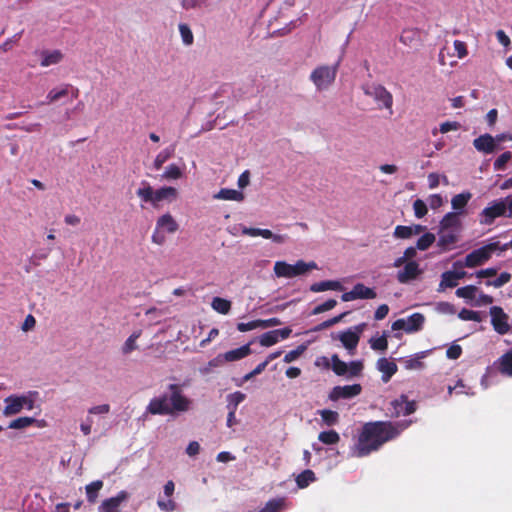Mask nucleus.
<instances>
[{
    "instance_id": "nucleus-1",
    "label": "nucleus",
    "mask_w": 512,
    "mask_h": 512,
    "mask_svg": "<svg viewBox=\"0 0 512 512\" xmlns=\"http://www.w3.org/2000/svg\"><path fill=\"white\" fill-rule=\"evenodd\" d=\"M410 425V421L392 423L390 421L368 422L362 426L352 455L362 458L377 451L386 442L397 438Z\"/></svg>"
},
{
    "instance_id": "nucleus-2",
    "label": "nucleus",
    "mask_w": 512,
    "mask_h": 512,
    "mask_svg": "<svg viewBox=\"0 0 512 512\" xmlns=\"http://www.w3.org/2000/svg\"><path fill=\"white\" fill-rule=\"evenodd\" d=\"M191 400L183 394L181 385L169 384L167 390L153 397L146 407V414L151 415H177L190 409Z\"/></svg>"
},
{
    "instance_id": "nucleus-3",
    "label": "nucleus",
    "mask_w": 512,
    "mask_h": 512,
    "mask_svg": "<svg viewBox=\"0 0 512 512\" xmlns=\"http://www.w3.org/2000/svg\"><path fill=\"white\" fill-rule=\"evenodd\" d=\"M136 195L145 203H151L157 208L162 201L172 202L178 196L177 189L170 186L161 187L154 190L147 181L141 182V187L136 191Z\"/></svg>"
},
{
    "instance_id": "nucleus-4",
    "label": "nucleus",
    "mask_w": 512,
    "mask_h": 512,
    "mask_svg": "<svg viewBox=\"0 0 512 512\" xmlns=\"http://www.w3.org/2000/svg\"><path fill=\"white\" fill-rule=\"evenodd\" d=\"M496 251H500V243L492 242L486 244L478 249L473 250L466 255L464 263L456 261L453 263L454 268H462L463 266L468 268H475L486 263L492 254Z\"/></svg>"
},
{
    "instance_id": "nucleus-5",
    "label": "nucleus",
    "mask_w": 512,
    "mask_h": 512,
    "mask_svg": "<svg viewBox=\"0 0 512 512\" xmlns=\"http://www.w3.org/2000/svg\"><path fill=\"white\" fill-rule=\"evenodd\" d=\"M316 268L317 264L313 261L306 263L303 260H298L294 265L285 261H277L274 264V273L279 278H293Z\"/></svg>"
},
{
    "instance_id": "nucleus-6",
    "label": "nucleus",
    "mask_w": 512,
    "mask_h": 512,
    "mask_svg": "<svg viewBox=\"0 0 512 512\" xmlns=\"http://www.w3.org/2000/svg\"><path fill=\"white\" fill-rule=\"evenodd\" d=\"M338 67L339 62H336L333 65L318 66L312 71L310 80L314 83L318 90L326 89L334 82Z\"/></svg>"
},
{
    "instance_id": "nucleus-7",
    "label": "nucleus",
    "mask_w": 512,
    "mask_h": 512,
    "mask_svg": "<svg viewBox=\"0 0 512 512\" xmlns=\"http://www.w3.org/2000/svg\"><path fill=\"white\" fill-rule=\"evenodd\" d=\"M366 327L365 323L358 324L352 328L342 331L338 334L337 339L340 340L343 347L350 356L355 355L362 333Z\"/></svg>"
},
{
    "instance_id": "nucleus-8",
    "label": "nucleus",
    "mask_w": 512,
    "mask_h": 512,
    "mask_svg": "<svg viewBox=\"0 0 512 512\" xmlns=\"http://www.w3.org/2000/svg\"><path fill=\"white\" fill-rule=\"evenodd\" d=\"M489 313L494 330L500 335L507 334L512 328V325H509V316L504 312V310L499 306H492Z\"/></svg>"
},
{
    "instance_id": "nucleus-9",
    "label": "nucleus",
    "mask_w": 512,
    "mask_h": 512,
    "mask_svg": "<svg viewBox=\"0 0 512 512\" xmlns=\"http://www.w3.org/2000/svg\"><path fill=\"white\" fill-rule=\"evenodd\" d=\"M507 205L504 201H494L491 206H488L480 213V223L484 225H490L498 217L505 214Z\"/></svg>"
},
{
    "instance_id": "nucleus-10",
    "label": "nucleus",
    "mask_w": 512,
    "mask_h": 512,
    "mask_svg": "<svg viewBox=\"0 0 512 512\" xmlns=\"http://www.w3.org/2000/svg\"><path fill=\"white\" fill-rule=\"evenodd\" d=\"M376 296L377 294L374 289L366 287L362 283H357L351 291L345 292L341 295V300L349 302L356 299H374Z\"/></svg>"
},
{
    "instance_id": "nucleus-11",
    "label": "nucleus",
    "mask_w": 512,
    "mask_h": 512,
    "mask_svg": "<svg viewBox=\"0 0 512 512\" xmlns=\"http://www.w3.org/2000/svg\"><path fill=\"white\" fill-rule=\"evenodd\" d=\"M6 406L3 410L5 416H11L19 413L25 405L32 409V401L25 396H9L5 399Z\"/></svg>"
},
{
    "instance_id": "nucleus-12",
    "label": "nucleus",
    "mask_w": 512,
    "mask_h": 512,
    "mask_svg": "<svg viewBox=\"0 0 512 512\" xmlns=\"http://www.w3.org/2000/svg\"><path fill=\"white\" fill-rule=\"evenodd\" d=\"M362 391V386L360 384H352L345 386H335L330 394L329 398L332 401H337L339 399H350L358 396Z\"/></svg>"
},
{
    "instance_id": "nucleus-13",
    "label": "nucleus",
    "mask_w": 512,
    "mask_h": 512,
    "mask_svg": "<svg viewBox=\"0 0 512 512\" xmlns=\"http://www.w3.org/2000/svg\"><path fill=\"white\" fill-rule=\"evenodd\" d=\"M391 406L394 411L392 412V416L398 417L400 415H410L416 411V402L409 401L406 395H401L399 398L393 400L391 402Z\"/></svg>"
},
{
    "instance_id": "nucleus-14",
    "label": "nucleus",
    "mask_w": 512,
    "mask_h": 512,
    "mask_svg": "<svg viewBox=\"0 0 512 512\" xmlns=\"http://www.w3.org/2000/svg\"><path fill=\"white\" fill-rule=\"evenodd\" d=\"M421 273L422 270L416 261H408L403 269L397 272L396 278L399 283L406 284L415 280Z\"/></svg>"
},
{
    "instance_id": "nucleus-15",
    "label": "nucleus",
    "mask_w": 512,
    "mask_h": 512,
    "mask_svg": "<svg viewBox=\"0 0 512 512\" xmlns=\"http://www.w3.org/2000/svg\"><path fill=\"white\" fill-rule=\"evenodd\" d=\"M438 235L437 247L441 252L452 250L459 241V234L456 230H443V232L438 230Z\"/></svg>"
},
{
    "instance_id": "nucleus-16",
    "label": "nucleus",
    "mask_w": 512,
    "mask_h": 512,
    "mask_svg": "<svg viewBox=\"0 0 512 512\" xmlns=\"http://www.w3.org/2000/svg\"><path fill=\"white\" fill-rule=\"evenodd\" d=\"M128 497H129V494L126 491L122 490L115 497L105 499L100 506V511L101 512H120L121 504L124 501H126L128 499Z\"/></svg>"
},
{
    "instance_id": "nucleus-17",
    "label": "nucleus",
    "mask_w": 512,
    "mask_h": 512,
    "mask_svg": "<svg viewBox=\"0 0 512 512\" xmlns=\"http://www.w3.org/2000/svg\"><path fill=\"white\" fill-rule=\"evenodd\" d=\"M493 366L501 375L512 377V349L502 354Z\"/></svg>"
},
{
    "instance_id": "nucleus-18",
    "label": "nucleus",
    "mask_w": 512,
    "mask_h": 512,
    "mask_svg": "<svg viewBox=\"0 0 512 512\" xmlns=\"http://www.w3.org/2000/svg\"><path fill=\"white\" fill-rule=\"evenodd\" d=\"M377 369L382 373L381 380L384 383H387L397 372L398 367L395 362L390 361L387 358H380L377 361Z\"/></svg>"
},
{
    "instance_id": "nucleus-19",
    "label": "nucleus",
    "mask_w": 512,
    "mask_h": 512,
    "mask_svg": "<svg viewBox=\"0 0 512 512\" xmlns=\"http://www.w3.org/2000/svg\"><path fill=\"white\" fill-rule=\"evenodd\" d=\"M476 150L484 153H492L496 148L495 140L490 134H484L473 141Z\"/></svg>"
},
{
    "instance_id": "nucleus-20",
    "label": "nucleus",
    "mask_w": 512,
    "mask_h": 512,
    "mask_svg": "<svg viewBox=\"0 0 512 512\" xmlns=\"http://www.w3.org/2000/svg\"><path fill=\"white\" fill-rule=\"evenodd\" d=\"M461 227V221L459 219V214L454 212H448L444 215L439 223V230L443 232V230H456L458 231Z\"/></svg>"
},
{
    "instance_id": "nucleus-21",
    "label": "nucleus",
    "mask_w": 512,
    "mask_h": 512,
    "mask_svg": "<svg viewBox=\"0 0 512 512\" xmlns=\"http://www.w3.org/2000/svg\"><path fill=\"white\" fill-rule=\"evenodd\" d=\"M179 228L178 223L169 213L160 216L156 222V229L163 230L170 234L175 233Z\"/></svg>"
},
{
    "instance_id": "nucleus-22",
    "label": "nucleus",
    "mask_w": 512,
    "mask_h": 512,
    "mask_svg": "<svg viewBox=\"0 0 512 512\" xmlns=\"http://www.w3.org/2000/svg\"><path fill=\"white\" fill-rule=\"evenodd\" d=\"M471 198L472 194L469 191L455 195L451 200L452 208L455 210L454 213L462 215L463 209L466 207Z\"/></svg>"
},
{
    "instance_id": "nucleus-23",
    "label": "nucleus",
    "mask_w": 512,
    "mask_h": 512,
    "mask_svg": "<svg viewBox=\"0 0 512 512\" xmlns=\"http://www.w3.org/2000/svg\"><path fill=\"white\" fill-rule=\"evenodd\" d=\"M252 353L250 344L243 345L239 348L227 351L224 354V359L228 362L237 361L243 359Z\"/></svg>"
},
{
    "instance_id": "nucleus-24",
    "label": "nucleus",
    "mask_w": 512,
    "mask_h": 512,
    "mask_svg": "<svg viewBox=\"0 0 512 512\" xmlns=\"http://www.w3.org/2000/svg\"><path fill=\"white\" fill-rule=\"evenodd\" d=\"M215 199L231 200L241 202L244 200V194L235 189L222 188L217 194L214 195Z\"/></svg>"
},
{
    "instance_id": "nucleus-25",
    "label": "nucleus",
    "mask_w": 512,
    "mask_h": 512,
    "mask_svg": "<svg viewBox=\"0 0 512 512\" xmlns=\"http://www.w3.org/2000/svg\"><path fill=\"white\" fill-rule=\"evenodd\" d=\"M342 289H343V287H342L341 283L339 281H333V280L316 282L310 286V290L312 292H316V293L327 291V290L338 291V290H342Z\"/></svg>"
},
{
    "instance_id": "nucleus-26",
    "label": "nucleus",
    "mask_w": 512,
    "mask_h": 512,
    "mask_svg": "<svg viewBox=\"0 0 512 512\" xmlns=\"http://www.w3.org/2000/svg\"><path fill=\"white\" fill-rule=\"evenodd\" d=\"M400 42L406 46H415L420 42V32L417 29H404L400 35Z\"/></svg>"
},
{
    "instance_id": "nucleus-27",
    "label": "nucleus",
    "mask_w": 512,
    "mask_h": 512,
    "mask_svg": "<svg viewBox=\"0 0 512 512\" xmlns=\"http://www.w3.org/2000/svg\"><path fill=\"white\" fill-rule=\"evenodd\" d=\"M41 56V66L43 67L58 64L63 59V54L59 50L43 51Z\"/></svg>"
},
{
    "instance_id": "nucleus-28",
    "label": "nucleus",
    "mask_w": 512,
    "mask_h": 512,
    "mask_svg": "<svg viewBox=\"0 0 512 512\" xmlns=\"http://www.w3.org/2000/svg\"><path fill=\"white\" fill-rule=\"evenodd\" d=\"M426 356V352L417 353L414 357L403 359L402 363L407 370H420L424 368L422 359Z\"/></svg>"
},
{
    "instance_id": "nucleus-29",
    "label": "nucleus",
    "mask_w": 512,
    "mask_h": 512,
    "mask_svg": "<svg viewBox=\"0 0 512 512\" xmlns=\"http://www.w3.org/2000/svg\"><path fill=\"white\" fill-rule=\"evenodd\" d=\"M424 321L425 317L421 313H414L410 315L406 320L407 333L419 331L422 328Z\"/></svg>"
},
{
    "instance_id": "nucleus-30",
    "label": "nucleus",
    "mask_w": 512,
    "mask_h": 512,
    "mask_svg": "<svg viewBox=\"0 0 512 512\" xmlns=\"http://www.w3.org/2000/svg\"><path fill=\"white\" fill-rule=\"evenodd\" d=\"M78 92V89L71 84H61L53 88L48 96H77Z\"/></svg>"
},
{
    "instance_id": "nucleus-31",
    "label": "nucleus",
    "mask_w": 512,
    "mask_h": 512,
    "mask_svg": "<svg viewBox=\"0 0 512 512\" xmlns=\"http://www.w3.org/2000/svg\"><path fill=\"white\" fill-rule=\"evenodd\" d=\"M331 369L337 376L348 374V364L342 361L337 354L331 356Z\"/></svg>"
},
{
    "instance_id": "nucleus-32",
    "label": "nucleus",
    "mask_w": 512,
    "mask_h": 512,
    "mask_svg": "<svg viewBox=\"0 0 512 512\" xmlns=\"http://www.w3.org/2000/svg\"><path fill=\"white\" fill-rule=\"evenodd\" d=\"M314 481H316V476H315V473L310 469H306V470L302 471L296 477V484L301 489L308 487Z\"/></svg>"
},
{
    "instance_id": "nucleus-33",
    "label": "nucleus",
    "mask_w": 512,
    "mask_h": 512,
    "mask_svg": "<svg viewBox=\"0 0 512 512\" xmlns=\"http://www.w3.org/2000/svg\"><path fill=\"white\" fill-rule=\"evenodd\" d=\"M175 152V146L172 145L170 147L165 148L162 150L155 158L154 160V169L159 170L163 166V164L168 161Z\"/></svg>"
},
{
    "instance_id": "nucleus-34",
    "label": "nucleus",
    "mask_w": 512,
    "mask_h": 512,
    "mask_svg": "<svg viewBox=\"0 0 512 512\" xmlns=\"http://www.w3.org/2000/svg\"><path fill=\"white\" fill-rule=\"evenodd\" d=\"M318 440L325 445H334L340 441V436L335 430L322 431L318 435Z\"/></svg>"
},
{
    "instance_id": "nucleus-35",
    "label": "nucleus",
    "mask_w": 512,
    "mask_h": 512,
    "mask_svg": "<svg viewBox=\"0 0 512 512\" xmlns=\"http://www.w3.org/2000/svg\"><path fill=\"white\" fill-rule=\"evenodd\" d=\"M102 487L103 482L101 480L93 481L86 486V495L90 503H94L96 501L98 493L102 489Z\"/></svg>"
},
{
    "instance_id": "nucleus-36",
    "label": "nucleus",
    "mask_w": 512,
    "mask_h": 512,
    "mask_svg": "<svg viewBox=\"0 0 512 512\" xmlns=\"http://www.w3.org/2000/svg\"><path fill=\"white\" fill-rule=\"evenodd\" d=\"M212 308L220 314H228L231 309V302L221 297H214L211 303Z\"/></svg>"
},
{
    "instance_id": "nucleus-37",
    "label": "nucleus",
    "mask_w": 512,
    "mask_h": 512,
    "mask_svg": "<svg viewBox=\"0 0 512 512\" xmlns=\"http://www.w3.org/2000/svg\"><path fill=\"white\" fill-rule=\"evenodd\" d=\"M457 284L458 283L454 278V271H446L441 275L438 291H443L446 288H454Z\"/></svg>"
},
{
    "instance_id": "nucleus-38",
    "label": "nucleus",
    "mask_w": 512,
    "mask_h": 512,
    "mask_svg": "<svg viewBox=\"0 0 512 512\" xmlns=\"http://www.w3.org/2000/svg\"><path fill=\"white\" fill-rule=\"evenodd\" d=\"M178 28L183 44L185 46H191L194 42V35L189 25L186 23H180Z\"/></svg>"
},
{
    "instance_id": "nucleus-39",
    "label": "nucleus",
    "mask_w": 512,
    "mask_h": 512,
    "mask_svg": "<svg viewBox=\"0 0 512 512\" xmlns=\"http://www.w3.org/2000/svg\"><path fill=\"white\" fill-rule=\"evenodd\" d=\"M246 398V395L241 391H236L227 396V409L228 410H236L238 405L242 403Z\"/></svg>"
},
{
    "instance_id": "nucleus-40",
    "label": "nucleus",
    "mask_w": 512,
    "mask_h": 512,
    "mask_svg": "<svg viewBox=\"0 0 512 512\" xmlns=\"http://www.w3.org/2000/svg\"><path fill=\"white\" fill-rule=\"evenodd\" d=\"M436 240V237L431 232L424 233L416 242V248L420 251L427 250Z\"/></svg>"
},
{
    "instance_id": "nucleus-41",
    "label": "nucleus",
    "mask_w": 512,
    "mask_h": 512,
    "mask_svg": "<svg viewBox=\"0 0 512 512\" xmlns=\"http://www.w3.org/2000/svg\"><path fill=\"white\" fill-rule=\"evenodd\" d=\"M141 331L133 332L125 341L124 345L122 346V352L123 354H130L132 351L137 349L136 341L140 337Z\"/></svg>"
},
{
    "instance_id": "nucleus-42",
    "label": "nucleus",
    "mask_w": 512,
    "mask_h": 512,
    "mask_svg": "<svg viewBox=\"0 0 512 512\" xmlns=\"http://www.w3.org/2000/svg\"><path fill=\"white\" fill-rule=\"evenodd\" d=\"M323 422L328 426L336 425L339 421V414L336 411L323 409L319 411Z\"/></svg>"
},
{
    "instance_id": "nucleus-43",
    "label": "nucleus",
    "mask_w": 512,
    "mask_h": 512,
    "mask_svg": "<svg viewBox=\"0 0 512 512\" xmlns=\"http://www.w3.org/2000/svg\"><path fill=\"white\" fill-rule=\"evenodd\" d=\"M34 422H35V419L32 418V417H27V416L19 417L17 419L12 420L9 423L8 428H10V429H23V428L29 427Z\"/></svg>"
},
{
    "instance_id": "nucleus-44",
    "label": "nucleus",
    "mask_w": 512,
    "mask_h": 512,
    "mask_svg": "<svg viewBox=\"0 0 512 512\" xmlns=\"http://www.w3.org/2000/svg\"><path fill=\"white\" fill-rule=\"evenodd\" d=\"M458 317L461 320H465V321H475V322H481L482 321V317L480 315V312L474 311V310H470V309H466V308H463L459 312Z\"/></svg>"
},
{
    "instance_id": "nucleus-45",
    "label": "nucleus",
    "mask_w": 512,
    "mask_h": 512,
    "mask_svg": "<svg viewBox=\"0 0 512 512\" xmlns=\"http://www.w3.org/2000/svg\"><path fill=\"white\" fill-rule=\"evenodd\" d=\"M477 287L473 285H467L460 287L456 290V295L460 298L472 300L475 298Z\"/></svg>"
},
{
    "instance_id": "nucleus-46",
    "label": "nucleus",
    "mask_w": 512,
    "mask_h": 512,
    "mask_svg": "<svg viewBox=\"0 0 512 512\" xmlns=\"http://www.w3.org/2000/svg\"><path fill=\"white\" fill-rule=\"evenodd\" d=\"M369 344L373 350H376V351L386 350L388 347V341H387L386 334H383L382 336H380L378 338H371L369 340Z\"/></svg>"
},
{
    "instance_id": "nucleus-47",
    "label": "nucleus",
    "mask_w": 512,
    "mask_h": 512,
    "mask_svg": "<svg viewBox=\"0 0 512 512\" xmlns=\"http://www.w3.org/2000/svg\"><path fill=\"white\" fill-rule=\"evenodd\" d=\"M364 365L361 360L352 361L348 364V374L347 378L358 377L361 375L363 371Z\"/></svg>"
},
{
    "instance_id": "nucleus-48",
    "label": "nucleus",
    "mask_w": 512,
    "mask_h": 512,
    "mask_svg": "<svg viewBox=\"0 0 512 512\" xmlns=\"http://www.w3.org/2000/svg\"><path fill=\"white\" fill-rule=\"evenodd\" d=\"M365 93L367 96H391L383 86L378 84L368 85L366 87Z\"/></svg>"
},
{
    "instance_id": "nucleus-49",
    "label": "nucleus",
    "mask_w": 512,
    "mask_h": 512,
    "mask_svg": "<svg viewBox=\"0 0 512 512\" xmlns=\"http://www.w3.org/2000/svg\"><path fill=\"white\" fill-rule=\"evenodd\" d=\"M346 314H347V313H346V312H344V313H342V314H340V315H338V316H335V317H333V318H331V319H328V320H326V321H323L322 323H320V324H318L316 327H314V328L312 329V331H314V332H319V331H322V330H324V329H327V328H329V327H331V326H333V325H335V324L339 323V322L344 318V316H345Z\"/></svg>"
},
{
    "instance_id": "nucleus-50",
    "label": "nucleus",
    "mask_w": 512,
    "mask_h": 512,
    "mask_svg": "<svg viewBox=\"0 0 512 512\" xmlns=\"http://www.w3.org/2000/svg\"><path fill=\"white\" fill-rule=\"evenodd\" d=\"M167 180H176L182 177V171L176 164H170L162 175Z\"/></svg>"
},
{
    "instance_id": "nucleus-51",
    "label": "nucleus",
    "mask_w": 512,
    "mask_h": 512,
    "mask_svg": "<svg viewBox=\"0 0 512 512\" xmlns=\"http://www.w3.org/2000/svg\"><path fill=\"white\" fill-rule=\"evenodd\" d=\"M512 159V153L510 151H506L502 153L493 164L495 171L504 170L506 168V164Z\"/></svg>"
},
{
    "instance_id": "nucleus-52",
    "label": "nucleus",
    "mask_w": 512,
    "mask_h": 512,
    "mask_svg": "<svg viewBox=\"0 0 512 512\" xmlns=\"http://www.w3.org/2000/svg\"><path fill=\"white\" fill-rule=\"evenodd\" d=\"M511 280V274L508 272H502L495 280H487L486 286H493L495 288L502 287Z\"/></svg>"
},
{
    "instance_id": "nucleus-53",
    "label": "nucleus",
    "mask_w": 512,
    "mask_h": 512,
    "mask_svg": "<svg viewBox=\"0 0 512 512\" xmlns=\"http://www.w3.org/2000/svg\"><path fill=\"white\" fill-rule=\"evenodd\" d=\"M278 342L276 332L274 330L263 333L259 338V343L264 347H269Z\"/></svg>"
},
{
    "instance_id": "nucleus-54",
    "label": "nucleus",
    "mask_w": 512,
    "mask_h": 512,
    "mask_svg": "<svg viewBox=\"0 0 512 512\" xmlns=\"http://www.w3.org/2000/svg\"><path fill=\"white\" fill-rule=\"evenodd\" d=\"M393 236L397 239H409L412 235L410 226L397 225L394 229Z\"/></svg>"
},
{
    "instance_id": "nucleus-55",
    "label": "nucleus",
    "mask_w": 512,
    "mask_h": 512,
    "mask_svg": "<svg viewBox=\"0 0 512 512\" xmlns=\"http://www.w3.org/2000/svg\"><path fill=\"white\" fill-rule=\"evenodd\" d=\"M336 305H337V301L335 299H328L324 303L319 304L316 307H314L312 310V314L313 315L321 314L323 312L333 309Z\"/></svg>"
},
{
    "instance_id": "nucleus-56",
    "label": "nucleus",
    "mask_w": 512,
    "mask_h": 512,
    "mask_svg": "<svg viewBox=\"0 0 512 512\" xmlns=\"http://www.w3.org/2000/svg\"><path fill=\"white\" fill-rule=\"evenodd\" d=\"M260 236L265 239H272L273 242L281 244L287 240V235L274 234L269 229H261Z\"/></svg>"
},
{
    "instance_id": "nucleus-57",
    "label": "nucleus",
    "mask_w": 512,
    "mask_h": 512,
    "mask_svg": "<svg viewBox=\"0 0 512 512\" xmlns=\"http://www.w3.org/2000/svg\"><path fill=\"white\" fill-rule=\"evenodd\" d=\"M284 503L283 499H273L266 503L264 508L258 512H279Z\"/></svg>"
},
{
    "instance_id": "nucleus-58",
    "label": "nucleus",
    "mask_w": 512,
    "mask_h": 512,
    "mask_svg": "<svg viewBox=\"0 0 512 512\" xmlns=\"http://www.w3.org/2000/svg\"><path fill=\"white\" fill-rule=\"evenodd\" d=\"M413 209L414 214L418 219L423 218L428 212L426 203L421 199H416L414 201Z\"/></svg>"
},
{
    "instance_id": "nucleus-59",
    "label": "nucleus",
    "mask_w": 512,
    "mask_h": 512,
    "mask_svg": "<svg viewBox=\"0 0 512 512\" xmlns=\"http://www.w3.org/2000/svg\"><path fill=\"white\" fill-rule=\"evenodd\" d=\"M259 327V320H253L248 323L240 322L237 324V330L240 332H247Z\"/></svg>"
},
{
    "instance_id": "nucleus-60",
    "label": "nucleus",
    "mask_w": 512,
    "mask_h": 512,
    "mask_svg": "<svg viewBox=\"0 0 512 512\" xmlns=\"http://www.w3.org/2000/svg\"><path fill=\"white\" fill-rule=\"evenodd\" d=\"M207 0H182V7L186 10L201 8Z\"/></svg>"
},
{
    "instance_id": "nucleus-61",
    "label": "nucleus",
    "mask_w": 512,
    "mask_h": 512,
    "mask_svg": "<svg viewBox=\"0 0 512 512\" xmlns=\"http://www.w3.org/2000/svg\"><path fill=\"white\" fill-rule=\"evenodd\" d=\"M461 354L462 348L460 345L457 344L451 345L446 351V356L452 360L458 359L461 356Z\"/></svg>"
},
{
    "instance_id": "nucleus-62",
    "label": "nucleus",
    "mask_w": 512,
    "mask_h": 512,
    "mask_svg": "<svg viewBox=\"0 0 512 512\" xmlns=\"http://www.w3.org/2000/svg\"><path fill=\"white\" fill-rule=\"evenodd\" d=\"M267 365H268V361H263V362L259 363L251 372H249L248 374H246L244 376V380L247 381V380L255 377L256 375L261 374L265 370Z\"/></svg>"
},
{
    "instance_id": "nucleus-63",
    "label": "nucleus",
    "mask_w": 512,
    "mask_h": 512,
    "mask_svg": "<svg viewBox=\"0 0 512 512\" xmlns=\"http://www.w3.org/2000/svg\"><path fill=\"white\" fill-rule=\"evenodd\" d=\"M304 351V347L303 346H300L298 347L297 349L295 350H291L289 351L288 353H286V355L284 356V362L286 363H290L294 360H296L301 354L302 352Z\"/></svg>"
},
{
    "instance_id": "nucleus-64",
    "label": "nucleus",
    "mask_w": 512,
    "mask_h": 512,
    "mask_svg": "<svg viewBox=\"0 0 512 512\" xmlns=\"http://www.w3.org/2000/svg\"><path fill=\"white\" fill-rule=\"evenodd\" d=\"M454 48H455V50L457 52V56L460 59H462L465 56H467V54H468L467 47H466V44L463 41L455 40L454 41Z\"/></svg>"
}]
</instances>
